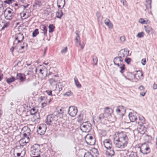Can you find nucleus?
Returning a JSON list of instances; mask_svg holds the SVG:
<instances>
[{
	"mask_svg": "<svg viewBox=\"0 0 157 157\" xmlns=\"http://www.w3.org/2000/svg\"><path fill=\"white\" fill-rule=\"evenodd\" d=\"M116 111L118 114L122 115L124 112H125V109L123 106H119L117 107Z\"/></svg>",
	"mask_w": 157,
	"mask_h": 157,
	"instance_id": "5701e85b",
	"label": "nucleus"
},
{
	"mask_svg": "<svg viewBox=\"0 0 157 157\" xmlns=\"http://www.w3.org/2000/svg\"><path fill=\"white\" fill-rule=\"evenodd\" d=\"M124 70L123 71L122 73H121L123 76H124L125 78L128 80H130L131 78L133 76V75L131 73L129 72H127L126 73L124 74Z\"/></svg>",
	"mask_w": 157,
	"mask_h": 157,
	"instance_id": "aec40b11",
	"label": "nucleus"
},
{
	"mask_svg": "<svg viewBox=\"0 0 157 157\" xmlns=\"http://www.w3.org/2000/svg\"><path fill=\"white\" fill-rule=\"evenodd\" d=\"M139 90L141 91L140 92V95L142 96H144L146 93V91L144 90V88L142 85L140 86L139 87Z\"/></svg>",
	"mask_w": 157,
	"mask_h": 157,
	"instance_id": "7c9ffc66",
	"label": "nucleus"
},
{
	"mask_svg": "<svg viewBox=\"0 0 157 157\" xmlns=\"http://www.w3.org/2000/svg\"><path fill=\"white\" fill-rule=\"evenodd\" d=\"M16 79V78H15L14 77H11V78H7L6 81L8 83L10 84V83L14 82Z\"/></svg>",
	"mask_w": 157,
	"mask_h": 157,
	"instance_id": "f704fd0d",
	"label": "nucleus"
},
{
	"mask_svg": "<svg viewBox=\"0 0 157 157\" xmlns=\"http://www.w3.org/2000/svg\"><path fill=\"white\" fill-rule=\"evenodd\" d=\"M78 112L77 108L74 106H70L68 109V113L70 116L74 117L76 116Z\"/></svg>",
	"mask_w": 157,
	"mask_h": 157,
	"instance_id": "f8f14e48",
	"label": "nucleus"
},
{
	"mask_svg": "<svg viewBox=\"0 0 157 157\" xmlns=\"http://www.w3.org/2000/svg\"><path fill=\"white\" fill-rule=\"evenodd\" d=\"M22 130H24L25 132L23 135V137L22 138L25 139H28L29 140L30 132V129L28 127H25L22 128Z\"/></svg>",
	"mask_w": 157,
	"mask_h": 157,
	"instance_id": "4468645a",
	"label": "nucleus"
},
{
	"mask_svg": "<svg viewBox=\"0 0 157 157\" xmlns=\"http://www.w3.org/2000/svg\"><path fill=\"white\" fill-rule=\"evenodd\" d=\"M37 110L35 108H33L30 110V113L31 115H34L37 113Z\"/></svg>",
	"mask_w": 157,
	"mask_h": 157,
	"instance_id": "49530a36",
	"label": "nucleus"
},
{
	"mask_svg": "<svg viewBox=\"0 0 157 157\" xmlns=\"http://www.w3.org/2000/svg\"><path fill=\"white\" fill-rule=\"evenodd\" d=\"M24 36L23 34L21 33H17L15 35V39L13 42L17 43L18 42H22Z\"/></svg>",
	"mask_w": 157,
	"mask_h": 157,
	"instance_id": "ddd939ff",
	"label": "nucleus"
},
{
	"mask_svg": "<svg viewBox=\"0 0 157 157\" xmlns=\"http://www.w3.org/2000/svg\"><path fill=\"white\" fill-rule=\"evenodd\" d=\"M103 144L107 150L105 152V154L108 156H112L114 155L115 153L112 147L111 140L109 139H106L103 141Z\"/></svg>",
	"mask_w": 157,
	"mask_h": 157,
	"instance_id": "f03ea898",
	"label": "nucleus"
},
{
	"mask_svg": "<svg viewBox=\"0 0 157 157\" xmlns=\"http://www.w3.org/2000/svg\"><path fill=\"white\" fill-rule=\"evenodd\" d=\"M13 46L10 49V50L11 51L12 54H13L14 49H16V48L15 47V45Z\"/></svg>",
	"mask_w": 157,
	"mask_h": 157,
	"instance_id": "13d9d810",
	"label": "nucleus"
},
{
	"mask_svg": "<svg viewBox=\"0 0 157 157\" xmlns=\"http://www.w3.org/2000/svg\"><path fill=\"white\" fill-rule=\"evenodd\" d=\"M67 47H65L64 49H63L62 50L61 52L62 53H65L67 51Z\"/></svg>",
	"mask_w": 157,
	"mask_h": 157,
	"instance_id": "4d7b16f0",
	"label": "nucleus"
},
{
	"mask_svg": "<svg viewBox=\"0 0 157 157\" xmlns=\"http://www.w3.org/2000/svg\"><path fill=\"white\" fill-rule=\"evenodd\" d=\"M26 78L25 75L24 74L17 73L16 77V79L19 80L21 82H24Z\"/></svg>",
	"mask_w": 157,
	"mask_h": 157,
	"instance_id": "6ab92c4d",
	"label": "nucleus"
},
{
	"mask_svg": "<svg viewBox=\"0 0 157 157\" xmlns=\"http://www.w3.org/2000/svg\"><path fill=\"white\" fill-rule=\"evenodd\" d=\"M78 43H79V44L81 46V48L83 49L84 47V45L83 44H82L80 41H79Z\"/></svg>",
	"mask_w": 157,
	"mask_h": 157,
	"instance_id": "338daca9",
	"label": "nucleus"
},
{
	"mask_svg": "<svg viewBox=\"0 0 157 157\" xmlns=\"http://www.w3.org/2000/svg\"><path fill=\"white\" fill-rule=\"evenodd\" d=\"M153 88L154 90H156L157 88V85L154 83L153 86Z\"/></svg>",
	"mask_w": 157,
	"mask_h": 157,
	"instance_id": "774afa93",
	"label": "nucleus"
},
{
	"mask_svg": "<svg viewBox=\"0 0 157 157\" xmlns=\"http://www.w3.org/2000/svg\"><path fill=\"white\" fill-rule=\"evenodd\" d=\"M86 143L90 145H94L95 143V139L94 136L91 134H88L85 137Z\"/></svg>",
	"mask_w": 157,
	"mask_h": 157,
	"instance_id": "6e6552de",
	"label": "nucleus"
},
{
	"mask_svg": "<svg viewBox=\"0 0 157 157\" xmlns=\"http://www.w3.org/2000/svg\"><path fill=\"white\" fill-rule=\"evenodd\" d=\"M65 4V0H57V6L59 9H62L64 7Z\"/></svg>",
	"mask_w": 157,
	"mask_h": 157,
	"instance_id": "412c9836",
	"label": "nucleus"
},
{
	"mask_svg": "<svg viewBox=\"0 0 157 157\" xmlns=\"http://www.w3.org/2000/svg\"><path fill=\"white\" fill-rule=\"evenodd\" d=\"M42 4V3L40 0H36L33 5V7L34 9H37L38 7H39Z\"/></svg>",
	"mask_w": 157,
	"mask_h": 157,
	"instance_id": "bb28decb",
	"label": "nucleus"
},
{
	"mask_svg": "<svg viewBox=\"0 0 157 157\" xmlns=\"http://www.w3.org/2000/svg\"><path fill=\"white\" fill-rule=\"evenodd\" d=\"M143 74L142 71H137V73L135 75H134L133 76L134 78H136L137 79H138L140 78L143 76Z\"/></svg>",
	"mask_w": 157,
	"mask_h": 157,
	"instance_id": "cd10ccee",
	"label": "nucleus"
},
{
	"mask_svg": "<svg viewBox=\"0 0 157 157\" xmlns=\"http://www.w3.org/2000/svg\"><path fill=\"white\" fill-rule=\"evenodd\" d=\"M72 94V93L71 90H69L68 91L66 92L65 93L63 94V95L64 96H67L68 97L71 96Z\"/></svg>",
	"mask_w": 157,
	"mask_h": 157,
	"instance_id": "de8ad7c7",
	"label": "nucleus"
},
{
	"mask_svg": "<svg viewBox=\"0 0 157 157\" xmlns=\"http://www.w3.org/2000/svg\"><path fill=\"white\" fill-rule=\"evenodd\" d=\"M7 15L5 17V18L7 19L10 20L12 19L14 16L15 13L11 9H9V10L7 11Z\"/></svg>",
	"mask_w": 157,
	"mask_h": 157,
	"instance_id": "dca6fc26",
	"label": "nucleus"
},
{
	"mask_svg": "<svg viewBox=\"0 0 157 157\" xmlns=\"http://www.w3.org/2000/svg\"><path fill=\"white\" fill-rule=\"evenodd\" d=\"M93 152L90 151H87L84 155V157H94Z\"/></svg>",
	"mask_w": 157,
	"mask_h": 157,
	"instance_id": "c9c22d12",
	"label": "nucleus"
},
{
	"mask_svg": "<svg viewBox=\"0 0 157 157\" xmlns=\"http://www.w3.org/2000/svg\"><path fill=\"white\" fill-rule=\"evenodd\" d=\"M105 24L109 28L112 29L113 27V25L110 20L108 18H106L104 21Z\"/></svg>",
	"mask_w": 157,
	"mask_h": 157,
	"instance_id": "393cba45",
	"label": "nucleus"
},
{
	"mask_svg": "<svg viewBox=\"0 0 157 157\" xmlns=\"http://www.w3.org/2000/svg\"><path fill=\"white\" fill-rule=\"evenodd\" d=\"M78 43H79V44L81 46V48L83 49L84 47V45L83 44H82L80 41H79Z\"/></svg>",
	"mask_w": 157,
	"mask_h": 157,
	"instance_id": "69168bd1",
	"label": "nucleus"
},
{
	"mask_svg": "<svg viewBox=\"0 0 157 157\" xmlns=\"http://www.w3.org/2000/svg\"><path fill=\"white\" fill-rule=\"evenodd\" d=\"M57 112L58 114H61L63 113V109L62 107H58L57 109Z\"/></svg>",
	"mask_w": 157,
	"mask_h": 157,
	"instance_id": "c03bdc74",
	"label": "nucleus"
},
{
	"mask_svg": "<svg viewBox=\"0 0 157 157\" xmlns=\"http://www.w3.org/2000/svg\"><path fill=\"white\" fill-rule=\"evenodd\" d=\"M113 112V109L107 107L105 108L104 112L101 114L99 116V119L100 121L103 120H106L110 119L111 116V114Z\"/></svg>",
	"mask_w": 157,
	"mask_h": 157,
	"instance_id": "7ed1b4c3",
	"label": "nucleus"
},
{
	"mask_svg": "<svg viewBox=\"0 0 157 157\" xmlns=\"http://www.w3.org/2000/svg\"><path fill=\"white\" fill-rule=\"evenodd\" d=\"M141 63L143 65H144L146 63V59L144 58L142 59Z\"/></svg>",
	"mask_w": 157,
	"mask_h": 157,
	"instance_id": "bf43d9fd",
	"label": "nucleus"
},
{
	"mask_svg": "<svg viewBox=\"0 0 157 157\" xmlns=\"http://www.w3.org/2000/svg\"><path fill=\"white\" fill-rule=\"evenodd\" d=\"M38 33V29H36L33 33V37H36Z\"/></svg>",
	"mask_w": 157,
	"mask_h": 157,
	"instance_id": "8fccbe9b",
	"label": "nucleus"
},
{
	"mask_svg": "<svg viewBox=\"0 0 157 157\" xmlns=\"http://www.w3.org/2000/svg\"><path fill=\"white\" fill-rule=\"evenodd\" d=\"M113 141L116 147L118 148L123 149L126 147L127 145V144L118 139L114 138Z\"/></svg>",
	"mask_w": 157,
	"mask_h": 157,
	"instance_id": "0eeeda50",
	"label": "nucleus"
},
{
	"mask_svg": "<svg viewBox=\"0 0 157 157\" xmlns=\"http://www.w3.org/2000/svg\"><path fill=\"white\" fill-rule=\"evenodd\" d=\"M39 72L42 75H43L44 74L45 71L44 70L42 69H40L39 70Z\"/></svg>",
	"mask_w": 157,
	"mask_h": 157,
	"instance_id": "e2e57ef3",
	"label": "nucleus"
},
{
	"mask_svg": "<svg viewBox=\"0 0 157 157\" xmlns=\"http://www.w3.org/2000/svg\"><path fill=\"white\" fill-rule=\"evenodd\" d=\"M10 25V23L9 22H7L6 23H5L3 27H2L1 29L2 30H4L5 28H7Z\"/></svg>",
	"mask_w": 157,
	"mask_h": 157,
	"instance_id": "603ef678",
	"label": "nucleus"
},
{
	"mask_svg": "<svg viewBox=\"0 0 157 157\" xmlns=\"http://www.w3.org/2000/svg\"><path fill=\"white\" fill-rule=\"evenodd\" d=\"M148 21V20H145L144 19L142 18H140L139 21V22L143 24H147Z\"/></svg>",
	"mask_w": 157,
	"mask_h": 157,
	"instance_id": "79ce46f5",
	"label": "nucleus"
},
{
	"mask_svg": "<svg viewBox=\"0 0 157 157\" xmlns=\"http://www.w3.org/2000/svg\"><path fill=\"white\" fill-rule=\"evenodd\" d=\"M93 61L95 65H97L98 63V58L97 56H93L92 57Z\"/></svg>",
	"mask_w": 157,
	"mask_h": 157,
	"instance_id": "37998d69",
	"label": "nucleus"
},
{
	"mask_svg": "<svg viewBox=\"0 0 157 157\" xmlns=\"http://www.w3.org/2000/svg\"><path fill=\"white\" fill-rule=\"evenodd\" d=\"M121 2L122 3L123 5L124 6H126V2L125 1V0H120Z\"/></svg>",
	"mask_w": 157,
	"mask_h": 157,
	"instance_id": "0e129e2a",
	"label": "nucleus"
},
{
	"mask_svg": "<svg viewBox=\"0 0 157 157\" xmlns=\"http://www.w3.org/2000/svg\"><path fill=\"white\" fill-rule=\"evenodd\" d=\"M131 61V59L130 58H125L124 61L126 63L128 64L130 63Z\"/></svg>",
	"mask_w": 157,
	"mask_h": 157,
	"instance_id": "5fc2aeb1",
	"label": "nucleus"
},
{
	"mask_svg": "<svg viewBox=\"0 0 157 157\" xmlns=\"http://www.w3.org/2000/svg\"><path fill=\"white\" fill-rule=\"evenodd\" d=\"M144 35V33L143 32H140L138 33L137 35V37L138 38H141L142 37H143Z\"/></svg>",
	"mask_w": 157,
	"mask_h": 157,
	"instance_id": "3c124183",
	"label": "nucleus"
},
{
	"mask_svg": "<svg viewBox=\"0 0 157 157\" xmlns=\"http://www.w3.org/2000/svg\"><path fill=\"white\" fill-rule=\"evenodd\" d=\"M144 29L146 32L147 33H154L155 32L154 30L152 28L149 26H144Z\"/></svg>",
	"mask_w": 157,
	"mask_h": 157,
	"instance_id": "a878e982",
	"label": "nucleus"
},
{
	"mask_svg": "<svg viewBox=\"0 0 157 157\" xmlns=\"http://www.w3.org/2000/svg\"><path fill=\"white\" fill-rule=\"evenodd\" d=\"M129 157H139L137 155V153L133 151L131 152L129 155Z\"/></svg>",
	"mask_w": 157,
	"mask_h": 157,
	"instance_id": "a19ab883",
	"label": "nucleus"
},
{
	"mask_svg": "<svg viewBox=\"0 0 157 157\" xmlns=\"http://www.w3.org/2000/svg\"><path fill=\"white\" fill-rule=\"evenodd\" d=\"M46 92L49 96L52 95V91L51 90H48L46 91Z\"/></svg>",
	"mask_w": 157,
	"mask_h": 157,
	"instance_id": "052dcab7",
	"label": "nucleus"
},
{
	"mask_svg": "<svg viewBox=\"0 0 157 157\" xmlns=\"http://www.w3.org/2000/svg\"><path fill=\"white\" fill-rule=\"evenodd\" d=\"M96 15L97 17L98 21V22L101 21L103 18V17L101 15V13L99 12H97L96 13Z\"/></svg>",
	"mask_w": 157,
	"mask_h": 157,
	"instance_id": "473e14b6",
	"label": "nucleus"
},
{
	"mask_svg": "<svg viewBox=\"0 0 157 157\" xmlns=\"http://www.w3.org/2000/svg\"><path fill=\"white\" fill-rule=\"evenodd\" d=\"M145 118L143 117H139V119H137L136 122L138 124L141 126H143L144 124V123Z\"/></svg>",
	"mask_w": 157,
	"mask_h": 157,
	"instance_id": "b1692460",
	"label": "nucleus"
},
{
	"mask_svg": "<svg viewBox=\"0 0 157 157\" xmlns=\"http://www.w3.org/2000/svg\"><path fill=\"white\" fill-rule=\"evenodd\" d=\"M63 86L60 83H59L57 84L56 85V90L59 91V92L60 91L62 90Z\"/></svg>",
	"mask_w": 157,
	"mask_h": 157,
	"instance_id": "2f4dec72",
	"label": "nucleus"
},
{
	"mask_svg": "<svg viewBox=\"0 0 157 157\" xmlns=\"http://www.w3.org/2000/svg\"><path fill=\"white\" fill-rule=\"evenodd\" d=\"M26 153L25 150H23L21 153H17V155L18 157H19L21 155V157H22L25 155V154Z\"/></svg>",
	"mask_w": 157,
	"mask_h": 157,
	"instance_id": "a18cd8bd",
	"label": "nucleus"
},
{
	"mask_svg": "<svg viewBox=\"0 0 157 157\" xmlns=\"http://www.w3.org/2000/svg\"><path fill=\"white\" fill-rule=\"evenodd\" d=\"M145 2L146 4H145V5L146 8L145 10H147L148 12H151V0H146Z\"/></svg>",
	"mask_w": 157,
	"mask_h": 157,
	"instance_id": "4be33fe9",
	"label": "nucleus"
},
{
	"mask_svg": "<svg viewBox=\"0 0 157 157\" xmlns=\"http://www.w3.org/2000/svg\"><path fill=\"white\" fill-rule=\"evenodd\" d=\"M49 82L51 85H56V81L53 78H50L49 80Z\"/></svg>",
	"mask_w": 157,
	"mask_h": 157,
	"instance_id": "58836bf2",
	"label": "nucleus"
},
{
	"mask_svg": "<svg viewBox=\"0 0 157 157\" xmlns=\"http://www.w3.org/2000/svg\"><path fill=\"white\" fill-rule=\"evenodd\" d=\"M15 0H6L4 1L3 2L4 3L10 5L12 3L15 1Z\"/></svg>",
	"mask_w": 157,
	"mask_h": 157,
	"instance_id": "09e8293b",
	"label": "nucleus"
},
{
	"mask_svg": "<svg viewBox=\"0 0 157 157\" xmlns=\"http://www.w3.org/2000/svg\"><path fill=\"white\" fill-rule=\"evenodd\" d=\"M3 75L2 73V71L0 70V81H1L3 79Z\"/></svg>",
	"mask_w": 157,
	"mask_h": 157,
	"instance_id": "680f3d73",
	"label": "nucleus"
},
{
	"mask_svg": "<svg viewBox=\"0 0 157 157\" xmlns=\"http://www.w3.org/2000/svg\"><path fill=\"white\" fill-rule=\"evenodd\" d=\"M47 127L46 125L44 124H40L37 126V132L40 135H43L44 134L46 130Z\"/></svg>",
	"mask_w": 157,
	"mask_h": 157,
	"instance_id": "9b49d317",
	"label": "nucleus"
},
{
	"mask_svg": "<svg viewBox=\"0 0 157 157\" xmlns=\"http://www.w3.org/2000/svg\"><path fill=\"white\" fill-rule=\"evenodd\" d=\"M74 80L75 81V84L77 87L78 88H80L81 87V85L79 83L78 80L77 78L75 77L74 78Z\"/></svg>",
	"mask_w": 157,
	"mask_h": 157,
	"instance_id": "72a5a7b5",
	"label": "nucleus"
},
{
	"mask_svg": "<svg viewBox=\"0 0 157 157\" xmlns=\"http://www.w3.org/2000/svg\"><path fill=\"white\" fill-rule=\"evenodd\" d=\"M29 141V140L28 139H25L22 138L20 140L19 143L21 145L23 146L24 145H26V144L28 143Z\"/></svg>",
	"mask_w": 157,
	"mask_h": 157,
	"instance_id": "c756f323",
	"label": "nucleus"
},
{
	"mask_svg": "<svg viewBox=\"0 0 157 157\" xmlns=\"http://www.w3.org/2000/svg\"><path fill=\"white\" fill-rule=\"evenodd\" d=\"M128 117L131 121L136 122L137 119V114L135 112L130 113L128 115Z\"/></svg>",
	"mask_w": 157,
	"mask_h": 157,
	"instance_id": "f3484780",
	"label": "nucleus"
},
{
	"mask_svg": "<svg viewBox=\"0 0 157 157\" xmlns=\"http://www.w3.org/2000/svg\"><path fill=\"white\" fill-rule=\"evenodd\" d=\"M25 44L26 45V46H28V44L25 42H18L17 43H15V42H13V45H15V47L16 48V49L21 50L24 48Z\"/></svg>",
	"mask_w": 157,
	"mask_h": 157,
	"instance_id": "2eb2a0df",
	"label": "nucleus"
},
{
	"mask_svg": "<svg viewBox=\"0 0 157 157\" xmlns=\"http://www.w3.org/2000/svg\"><path fill=\"white\" fill-rule=\"evenodd\" d=\"M40 149L39 145L37 144H35L31 148V152L33 155H38L40 154Z\"/></svg>",
	"mask_w": 157,
	"mask_h": 157,
	"instance_id": "9d476101",
	"label": "nucleus"
},
{
	"mask_svg": "<svg viewBox=\"0 0 157 157\" xmlns=\"http://www.w3.org/2000/svg\"><path fill=\"white\" fill-rule=\"evenodd\" d=\"M137 149L140 152L144 155H147L151 152L150 148L146 143L142 144Z\"/></svg>",
	"mask_w": 157,
	"mask_h": 157,
	"instance_id": "39448f33",
	"label": "nucleus"
},
{
	"mask_svg": "<svg viewBox=\"0 0 157 157\" xmlns=\"http://www.w3.org/2000/svg\"><path fill=\"white\" fill-rule=\"evenodd\" d=\"M125 37L124 36H121L120 38V40L122 43L125 41Z\"/></svg>",
	"mask_w": 157,
	"mask_h": 157,
	"instance_id": "6e6d98bb",
	"label": "nucleus"
},
{
	"mask_svg": "<svg viewBox=\"0 0 157 157\" xmlns=\"http://www.w3.org/2000/svg\"><path fill=\"white\" fill-rule=\"evenodd\" d=\"M57 120V117L55 115L49 114L47 116L45 122L48 125H54Z\"/></svg>",
	"mask_w": 157,
	"mask_h": 157,
	"instance_id": "20e7f679",
	"label": "nucleus"
},
{
	"mask_svg": "<svg viewBox=\"0 0 157 157\" xmlns=\"http://www.w3.org/2000/svg\"><path fill=\"white\" fill-rule=\"evenodd\" d=\"M55 28V26L53 25H50L49 26V32L50 33L52 32Z\"/></svg>",
	"mask_w": 157,
	"mask_h": 157,
	"instance_id": "ea45409f",
	"label": "nucleus"
},
{
	"mask_svg": "<svg viewBox=\"0 0 157 157\" xmlns=\"http://www.w3.org/2000/svg\"><path fill=\"white\" fill-rule=\"evenodd\" d=\"M129 51L127 49H124L120 51L118 54V56L113 59V62L114 65L119 67L121 70L120 72L122 73L124 70H125L124 64L122 63L124 58L128 54Z\"/></svg>",
	"mask_w": 157,
	"mask_h": 157,
	"instance_id": "f257e3e1",
	"label": "nucleus"
},
{
	"mask_svg": "<svg viewBox=\"0 0 157 157\" xmlns=\"http://www.w3.org/2000/svg\"><path fill=\"white\" fill-rule=\"evenodd\" d=\"M56 17L61 19L63 15V13L62 10H58L56 13Z\"/></svg>",
	"mask_w": 157,
	"mask_h": 157,
	"instance_id": "c85d7f7f",
	"label": "nucleus"
},
{
	"mask_svg": "<svg viewBox=\"0 0 157 157\" xmlns=\"http://www.w3.org/2000/svg\"><path fill=\"white\" fill-rule=\"evenodd\" d=\"M33 118H34L35 120L36 119H40V115L39 113H36L34 114Z\"/></svg>",
	"mask_w": 157,
	"mask_h": 157,
	"instance_id": "864d4df0",
	"label": "nucleus"
},
{
	"mask_svg": "<svg viewBox=\"0 0 157 157\" xmlns=\"http://www.w3.org/2000/svg\"><path fill=\"white\" fill-rule=\"evenodd\" d=\"M41 30L42 31V33H44V36H47V27L46 26H43Z\"/></svg>",
	"mask_w": 157,
	"mask_h": 157,
	"instance_id": "4c0bfd02",
	"label": "nucleus"
},
{
	"mask_svg": "<svg viewBox=\"0 0 157 157\" xmlns=\"http://www.w3.org/2000/svg\"><path fill=\"white\" fill-rule=\"evenodd\" d=\"M80 128L83 132H88L91 129V124L89 122H85L80 125Z\"/></svg>",
	"mask_w": 157,
	"mask_h": 157,
	"instance_id": "423d86ee",
	"label": "nucleus"
},
{
	"mask_svg": "<svg viewBox=\"0 0 157 157\" xmlns=\"http://www.w3.org/2000/svg\"><path fill=\"white\" fill-rule=\"evenodd\" d=\"M75 33L77 35V36L75 38V40L76 43H78L80 41H79L80 39V36H79V32L77 30L75 31Z\"/></svg>",
	"mask_w": 157,
	"mask_h": 157,
	"instance_id": "e433bc0d",
	"label": "nucleus"
},
{
	"mask_svg": "<svg viewBox=\"0 0 157 157\" xmlns=\"http://www.w3.org/2000/svg\"><path fill=\"white\" fill-rule=\"evenodd\" d=\"M30 0H15L14 2L16 3L14 4L15 6H18L21 5H25L29 2Z\"/></svg>",
	"mask_w": 157,
	"mask_h": 157,
	"instance_id": "a211bd4d",
	"label": "nucleus"
},
{
	"mask_svg": "<svg viewBox=\"0 0 157 157\" xmlns=\"http://www.w3.org/2000/svg\"><path fill=\"white\" fill-rule=\"evenodd\" d=\"M118 139L128 144V139L126 132H121L118 133Z\"/></svg>",
	"mask_w": 157,
	"mask_h": 157,
	"instance_id": "1a4fd4ad",
	"label": "nucleus"
}]
</instances>
